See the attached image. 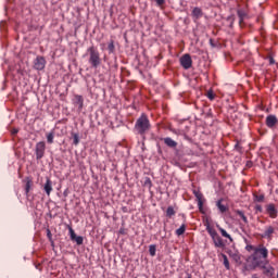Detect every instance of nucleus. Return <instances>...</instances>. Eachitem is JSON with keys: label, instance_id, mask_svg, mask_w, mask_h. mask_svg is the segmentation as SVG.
Listing matches in <instances>:
<instances>
[{"label": "nucleus", "instance_id": "1", "mask_svg": "<svg viewBox=\"0 0 278 278\" xmlns=\"http://www.w3.org/2000/svg\"><path fill=\"white\" fill-rule=\"evenodd\" d=\"M264 264H268V249L264 244H260L248 258V268L249 270H255V268L264 266Z\"/></svg>", "mask_w": 278, "mask_h": 278}, {"label": "nucleus", "instance_id": "2", "mask_svg": "<svg viewBox=\"0 0 278 278\" xmlns=\"http://www.w3.org/2000/svg\"><path fill=\"white\" fill-rule=\"evenodd\" d=\"M135 131L139 136H146L151 131V122L149 121V116L142 113L141 116L136 121Z\"/></svg>", "mask_w": 278, "mask_h": 278}, {"label": "nucleus", "instance_id": "3", "mask_svg": "<svg viewBox=\"0 0 278 278\" xmlns=\"http://www.w3.org/2000/svg\"><path fill=\"white\" fill-rule=\"evenodd\" d=\"M89 54V64L92 68H99L101 66V54L94 46H91L87 49Z\"/></svg>", "mask_w": 278, "mask_h": 278}, {"label": "nucleus", "instance_id": "4", "mask_svg": "<svg viewBox=\"0 0 278 278\" xmlns=\"http://www.w3.org/2000/svg\"><path fill=\"white\" fill-rule=\"evenodd\" d=\"M206 231H207L208 236H211V238L214 242V245L217 249H223V247H225V242L223 241V238H220L218 236V232H216V229H214L213 227L207 226Z\"/></svg>", "mask_w": 278, "mask_h": 278}, {"label": "nucleus", "instance_id": "5", "mask_svg": "<svg viewBox=\"0 0 278 278\" xmlns=\"http://www.w3.org/2000/svg\"><path fill=\"white\" fill-rule=\"evenodd\" d=\"M45 151H47V143L45 141L37 142L35 147L36 160H42L45 157Z\"/></svg>", "mask_w": 278, "mask_h": 278}, {"label": "nucleus", "instance_id": "6", "mask_svg": "<svg viewBox=\"0 0 278 278\" xmlns=\"http://www.w3.org/2000/svg\"><path fill=\"white\" fill-rule=\"evenodd\" d=\"M193 194L198 201V207H199V212L201 214H205V208L203 207V203H204V199H203V193H201V191L199 190H193Z\"/></svg>", "mask_w": 278, "mask_h": 278}, {"label": "nucleus", "instance_id": "7", "mask_svg": "<svg viewBox=\"0 0 278 278\" xmlns=\"http://www.w3.org/2000/svg\"><path fill=\"white\" fill-rule=\"evenodd\" d=\"M180 65L182 68H185V71L192 68V56H190V54H184L180 58Z\"/></svg>", "mask_w": 278, "mask_h": 278}, {"label": "nucleus", "instance_id": "8", "mask_svg": "<svg viewBox=\"0 0 278 278\" xmlns=\"http://www.w3.org/2000/svg\"><path fill=\"white\" fill-rule=\"evenodd\" d=\"M258 268H262L263 275H265V277L275 276V267L270 266L269 264L260 265Z\"/></svg>", "mask_w": 278, "mask_h": 278}, {"label": "nucleus", "instance_id": "9", "mask_svg": "<svg viewBox=\"0 0 278 278\" xmlns=\"http://www.w3.org/2000/svg\"><path fill=\"white\" fill-rule=\"evenodd\" d=\"M45 66H47L45 56H37L34 63V68H36V71H45Z\"/></svg>", "mask_w": 278, "mask_h": 278}, {"label": "nucleus", "instance_id": "10", "mask_svg": "<svg viewBox=\"0 0 278 278\" xmlns=\"http://www.w3.org/2000/svg\"><path fill=\"white\" fill-rule=\"evenodd\" d=\"M68 231H70V238H71V240H73V242H76V244H78V245L84 244V237H81V236L77 237L73 227L68 226Z\"/></svg>", "mask_w": 278, "mask_h": 278}, {"label": "nucleus", "instance_id": "11", "mask_svg": "<svg viewBox=\"0 0 278 278\" xmlns=\"http://www.w3.org/2000/svg\"><path fill=\"white\" fill-rule=\"evenodd\" d=\"M266 214H268L269 218H277L278 216V210L277 206H275L274 203L266 205Z\"/></svg>", "mask_w": 278, "mask_h": 278}, {"label": "nucleus", "instance_id": "12", "mask_svg": "<svg viewBox=\"0 0 278 278\" xmlns=\"http://www.w3.org/2000/svg\"><path fill=\"white\" fill-rule=\"evenodd\" d=\"M277 124H278V119H277V116L275 115H268L265 119V125L269 129H274V127H277Z\"/></svg>", "mask_w": 278, "mask_h": 278}, {"label": "nucleus", "instance_id": "13", "mask_svg": "<svg viewBox=\"0 0 278 278\" xmlns=\"http://www.w3.org/2000/svg\"><path fill=\"white\" fill-rule=\"evenodd\" d=\"M273 233H275V227L266 226L264 232L261 235V238H266L267 240H273Z\"/></svg>", "mask_w": 278, "mask_h": 278}, {"label": "nucleus", "instance_id": "14", "mask_svg": "<svg viewBox=\"0 0 278 278\" xmlns=\"http://www.w3.org/2000/svg\"><path fill=\"white\" fill-rule=\"evenodd\" d=\"M43 190L48 197H51V192H53V182L51 181V178H47Z\"/></svg>", "mask_w": 278, "mask_h": 278}, {"label": "nucleus", "instance_id": "15", "mask_svg": "<svg viewBox=\"0 0 278 278\" xmlns=\"http://www.w3.org/2000/svg\"><path fill=\"white\" fill-rule=\"evenodd\" d=\"M164 144L166 147H169V149H176L177 147V141L173 140V138L166 137L163 139Z\"/></svg>", "mask_w": 278, "mask_h": 278}, {"label": "nucleus", "instance_id": "16", "mask_svg": "<svg viewBox=\"0 0 278 278\" xmlns=\"http://www.w3.org/2000/svg\"><path fill=\"white\" fill-rule=\"evenodd\" d=\"M237 14H238V16H239V23H240V25H242V23H244V18H247V11H244V9H239L238 11H237Z\"/></svg>", "mask_w": 278, "mask_h": 278}, {"label": "nucleus", "instance_id": "17", "mask_svg": "<svg viewBox=\"0 0 278 278\" xmlns=\"http://www.w3.org/2000/svg\"><path fill=\"white\" fill-rule=\"evenodd\" d=\"M192 16L193 18H201V16H203V10H201L199 7L193 8Z\"/></svg>", "mask_w": 278, "mask_h": 278}, {"label": "nucleus", "instance_id": "18", "mask_svg": "<svg viewBox=\"0 0 278 278\" xmlns=\"http://www.w3.org/2000/svg\"><path fill=\"white\" fill-rule=\"evenodd\" d=\"M216 206L218 207V210L222 214H225V212H227L229 210L225 204H223V199H220L216 202Z\"/></svg>", "mask_w": 278, "mask_h": 278}, {"label": "nucleus", "instance_id": "19", "mask_svg": "<svg viewBox=\"0 0 278 278\" xmlns=\"http://www.w3.org/2000/svg\"><path fill=\"white\" fill-rule=\"evenodd\" d=\"M218 229H219V231H220L223 238H228V240H229L230 242H233V238H231V235L228 233L227 230H225L224 228H220L219 226H218Z\"/></svg>", "mask_w": 278, "mask_h": 278}, {"label": "nucleus", "instance_id": "20", "mask_svg": "<svg viewBox=\"0 0 278 278\" xmlns=\"http://www.w3.org/2000/svg\"><path fill=\"white\" fill-rule=\"evenodd\" d=\"M33 186H34V181L30 178H26V186H25L26 194H29V190H31Z\"/></svg>", "mask_w": 278, "mask_h": 278}, {"label": "nucleus", "instance_id": "21", "mask_svg": "<svg viewBox=\"0 0 278 278\" xmlns=\"http://www.w3.org/2000/svg\"><path fill=\"white\" fill-rule=\"evenodd\" d=\"M48 144H53V139L55 138V132L51 131L46 135Z\"/></svg>", "mask_w": 278, "mask_h": 278}, {"label": "nucleus", "instance_id": "22", "mask_svg": "<svg viewBox=\"0 0 278 278\" xmlns=\"http://www.w3.org/2000/svg\"><path fill=\"white\" fill-rule=\"evenodd\" d=\"M175 214H177L175 212V208L173 206H168L166 210V216L167 218H173V216H175Z\"/></svg>", "mask_w": 278, "mask_h": 278}, {"label": "nucleus", "instance_id": "23", "mask_svg": "<svg viewBox=\"0 0 278 278\" xmlns=\"http://www.w3.org/2000/svg\"><path fill=\"white\" fill-rule=\"evenodd\" d=\"M236 214L241 218V220H243V223L245 225L249 224V219L247 218V215H244V212L242 211H237Z\"/></svg>", "mask_w": 278, "mask_h": 278}, {"label": "nucleus", "instance_id": "24", "mask_svg": "<svg viewBox=\"0 0 278 278\" xmlns=\"http://www.w3.org/2000/svg\"><path fill=\"white\" fill-rule=\"evenodd\" d=\"M156 251H157V247L155 244H151L149 247V253H150L151 257H155Z\"/></svg>", "mask_w": 278, "mask_h": 278}, {"label": "nucleus", "instance_id": "25", "mask_svg": "<svg viewBox=\"0 0 278 278\" xmlns=\"http://www.w3.org/2000/svg\"><path fill=\"white\" fill-rule=\"evenodd\" d=\"M109 53H114L116 51V47L114 46V40L111 39L108 46Z\"/></svg>", "mask_w": 278, "mask_h": 278}, {"label": "nucleus", "instance_id": "26", "mask_svg": "<svg viewBox=\"0 0 278 278\" xmlns=\"http://www.w3.org/2000/svg\"><path fill=\"white\" fill-rule=\"evenodd\" d=\"M186 233V225H181L177 230H176V236H184Z\"/></svg>", "mask_w": 278, "mask_h": 278}, {"label": "nucleus", "instance_id": "27", "mask_svg": "<svg viewBox=\"0 0 278 278\" xmlns=\"http://www.w3.org/2000/svg\"><path fill=\"white\" fill-rule=\"evenodd\" d=\"M72 136H73V144L77 147V144H79V135L76 132H72Z\"/></svg>", "mask_w": 278, "mask_h": 278}, {"label": "nucleus", "instance_id": "28", "mask_svg": "<svg viewBox=\"0 0 278 278\" xmlns=\"http://www.w3.org/2000/svg\"><path fill=\"white\" fill-rule=\"evenodd\" d=\"M222 257L224 260V266H225L226 270H229V268H230L229 258H227V256L225 254H222Z\"/></svg>", "mask_w": 278, "mask_h": 278}, {"label": "nucleus", "instance_id": "29", "mask_svg": "<svg viewBox=\"0 0 278 278\" xmlns=\"http://www.w3.org/2000/svg\"><path fill=\"white\" fill-rule=\"evenodd\" d=\"M206 97H207V99H210V101H214V99H216V94H214L213 90H208L206 92Z\"/></svg>", "mask_w": 278, "mask_h": 278}, {"label": "nucleus", "instance_id": "30", "mask_svg": "<svg viewBox=\"0 0 278 278\" xmlns=\"http://www.w3.org/2000/svg\"><path fill=\"white\" fill-rule=\"evenodd\" d=\"M47 238L49 242H51V244L53 245V235L51 233L50 229H47Z\"/></svg>", "mask_w": 278, "mask_h": 278}, {"label": "nucleus", "instance_id": "31", "mask_svg": "<svg viewBox=\"0 0 278 278\" xmlns=\"http://www.w3.org/2000/svg\"><path fill=\"white\" fill-rule=\"evenodd\" d=\"M144 186H147L148 188H151L153 186V182L151 181V178L146 177L144 179Z\"/></svg>", "mask_w": 278, "mask_h": 278}, {"label": "nucleus", "instance_id": "32", "mask_svg": "<svg viewBox=\"0 0 278 278\" xmlns=\"http://www.w3.org/2000/svg\"><path fill=\"white\" fill-rule=\"evenodd\" d=\"M76 98L78 100V103H80V108H83V105H84V98L81 96H77Z\"/></svg>", "mask_w": 278, "mask_h": 278}, {"label": "nucleus", "instance_id": "33", "mask_svg": "<svg viewBox=\"0 0 278 278\" xmlns=\"http://www.w3.org/2000/svg\"><path fill=\"white\" fill-rule=\"evenodd\" d=\"M155 3L157 5H164V3H166V0H155Z\"/></svg>", "mask_w": 278, "mask_h": 278}, {"label": "nucleus", "instance_id": "34", "mask_svg": "<svg viewBox=\"0 0 278 278\" xmlns=\"http://www.w3.org/2000/svg\"><path fill=\"white\" fill-rule=\"evenodd\" d=\"M255 247L253 245H247V251H254L255 252Z\"/></svg>", "mask_w": 278, "mask_h": 278}, {"label": "nucleus", "instance_id": "35", "mask_svg": "<svg viewBox=\"0 0 278 278\" xmlns=\"http://www.w3.org/2000/svg\"><path fill=\"white\" fill-rule=\"evenodd\" d=\"M268 62L270 65L275 64V59L273 56H268Z\"/></svg>", "mask_w": 278, "mask_h": 278}, {"label": "nucleus", "instance_id": "36", "mask_svg": "<svg viewBox=\"0 0 278 278\" xmlns=\"http://www.w3.org/2000/svg\"><path fill=\"white\" fill-rule=\"evenodd\" d=\"M11 134H12V136H16V134H18V129L13 128V129L11 130Z\"/></svg>", "mask_w": 278, "mask_h": 278}, {"label": "nucleus", "instance_id": "37", "mask_svg": "<svg viewBox=\"0 0 278 278\" xmlns=\"http://www.w3.org/2000/svg\"><path fill=\"white\" fill-rule=\"evenodd\" d=\"M258 201H264V197L261 195V197L258 198Z\"/></svg>", "mask_w": 278, "mask_h": 278}, {"label": "nucleus", "instance_id": "38", "mask_svg": "<svg viewBox=\"0 0 278 278\" xmlns=\"http://www.w3.org/2000/svg\"><path fill=\"white\" fill-rule=\"evenodd\" d=\"M252 278H257V275L254 274V275L252 276Z\"/></svg>", "mask_w": 278, "mask_h": 278}, {"label": "nucleus", "instance_id": "39", "mask_svg": "<svg viewBox=\"0 0 278 278\" xmlns=\"http://www.w3.org/2000/svg\"><path fill=\"white\" fill-rule=\"evenodd\" d=\"M260 212H262V207H258Z\"/></svg>", "mask_w": 278, "mask_h": 278}, {"label": "nucleus", "instance_id": "40", "mask_svg": "<svg viewBox=\"0 0 278 278\" xmlns=\"http://www.w3.org/2000/svg\"><path fill=\"white\" fill-rule=\"evenodd\" d=\"M188 278H192V276H188Z\"/></svg>", "mask_w": 278, "mask_h": 278}]
</instances>
